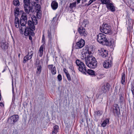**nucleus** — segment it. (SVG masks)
I'll return each mask as SVG.
<instances>
[{
	"instance_id": "nucleus-1",
	"label": "nucleus",
	"mask_w": 134,
	"mask_h": 134,
	"mask_svg": "<svg viewBox=\"0 0 134 134\" xmlns=\"http://www.w3.org/2000/svg\"><path fill=\"white\" fill-rule=\"evenodd\" d=\"M97 40L99 43L106 46H110V42H109L106 38V35L102 33H99L97 36Z\"/></svg>"
},
{
	"instance_id": "nucleus-42",
	"label": "nucleus",
	"mask_w": 134,
	"mask_h": 134,
	"mask_svg": "<svg viewBox=\"0 0 134 134\" xmlns=\"http://www.w3.org/2000/svg\"><path fill=\"white\" fill-rule=\"evenodd\" d=\"M67 77L68 80L69 81H70L71 80V79L70 74L69 73L66 75Z\"/></svg>"
},
{
	"instance_id": "nucleus-15",
	"label": "nucleus",
	"mask_w": 134,
	"mask_h": 134,
	"mask_svg": "<svg viewBox=\"0 0 134 134\" xmlns=\"http://www.w3.org/2000/svg\"><path fill=\"white\" fill-rule=\"evenodd\" d=\"M100 53V55L104 58L106 57L108 55V51L103 48H101Z\"/></svg>"
},
{
	"instance_id": "nucleus-3",
	"label": "nucleus",
	"mask_w": 134,
	"mask_h": 134,
	"mask_svg": "<svg viewBox=\"0 0 134 134\" xmlns=\"http://www.w3.org/2000/svg\"><path fill=\"white\" fill-rule=\"evenodd\" d=\"M86 60L85 64L88 67L92 69L96 67L97 63L95 58L94 57L91 55V57L88 58Z\"/></svg>"
},
{
	"instance_id": "nucleus-34",
	"label": "nucleus",
	"mask_w": 134,
	"mask_h": 134,
	"mask_svg": "<svg viewBox=\"0 0 134 134\" xmlns=\"http://www.w3.org/2000/svg\"><path fill=\"white\" fill-rule=\"evenodd\" d=\"M13 4L16 6L19 5V2L18 0H14L13 2Z\"/></svg>"
},
{
	"instance_id": "nucleus-18",
	"label": "nucleus",
	"mask_w": 134,
	"mask_h": 134,
	"mask_svg": "<svg viewBox=\"0 0 134 134\" xmlns=\"http://www.w3.org/2000/svg\"><path fill=\"white\" fill-rule=\"evenodd\" d=\"M20 22L18 17H15L14 20V24L15 27L17 28L20 27Z\"/></svg>"
},
{
	"instance_id": "nucleus-48",
	"label": "nucleus",
	"mask_w": 134,
	"mask_h": 134,
	"mask_svg": "<svg viewBox=\"0 0 134 134\" xmlns=\"http://www.w3.org/2000/svg\"><path fill=\"white\" fill-rule=\"evenodd\" d=\"M31 35H29V39L31 41V42H32V37L31 36Z\"/></svg>"
},
{
	"instance_id": "nucleus-38",
	"label": "nucleus",
	"mask_w": 134,
	"mask_h": 134,
	"mask_svg": "<svg viewBox=\"0 0 134 134\" xmlns=\"http://www.w3.org/2000/svg\"><path fill=\"white\" fill-rule=\"evenodd\" d=\"M120 97L119 99V102L120 103H121L124 100V98L123 97L122 94H120L119 95Z\"/></svg>"
},
{
	"instance_id": "nucleus-2",
	"label": "nucleus",
	"mask_w": 134,
	"mask_h": 134,
	"mask_svg": "<svg viewBox=\"0 0 134 134\" xmlns=\"http://www.w3.org/2000/svg\"><path fill=\"white\" fill-rule=\"evenodd\" d=\"M27 21V15L25 13H23L20 20V23L21 25V26L19 28V31L20 33L22 34H23V30L25 28L24 27L23 29L22 26H25Z\"/></svg>"
},
{
	"instance_id": "nucleus-5",
	"label": "nucleus",
	"mask_w": 134,
	"mask_h": 134,
	"mask_svg": "<svg viewBox=\"0 0 134 134\" xmlns=\"http://www.w3.org/2000/svg\"><path fill=\"white\" fill-rule=\"evenodd\" d=\"M100 31L102 33L105 34H109V35L112 34L111 27L108 24H103L102 26L99 27Z\"/></svg>"
},
{
	"instance_id": "nucleus-27",
	"label": "nucleus",
	"mask_w": 134,
	"mask_h": 134,
	"mask_svg": "<svg viewBox=\"0 0 134 134\" xmlns=\"http://www.w3.org/2000/svg\"><path fill=\"white\" fill-rule=\"evenodd\" d=\"M76 2H75L70 3V6H69V8L71 9H72L74 8L75 7L76 5Z\"/></svg>"
},
{
	"instance_id": "nucleus-51",
	"label": "nucleus",
	"mask_w": 134,
	"mask_h": 134,
	"mask_svg": "<svg viewBox=\"0 0 134 134\" xmlns=\"http://www.w3.org/2000/svg\"><path fill=\"white\" fill-rule=\"evenodd\" d=\"M0 106L2 107V106L4 107V105L2 102H0Z\"/></svg>"
},
{
	"instance_id": "nucleus-55",
	"label": "nucleus",
	"mask_w": 134,
	"mask_h": 134,
	"mask_svg": "<svg viewBox=\"0 0 134 134\" xmlns=\"http://www.w3.org/2000/svg\"><path fill=\"white\" fill-rule=\"evenodd\" d=\"M85 22V21H84L83 22V25L84 24H85V26L86 25V24L84 23Z\"/></svg>"
},
{
	"instance_id": "nucleus-45",
	"label": "nucleus",
	"mask_w": 134,
	"mask_h": 134,
	"mask_svg": "<svg viewBox=\"0 0 134 134\" xmlns=\"http://www.w3.org/2000/svg\"><path fill=\"white\" fill-rule=\"evenodd\" d=\"M95 1L96 0H90L88 3V4H87V6H89L90 4H91L93 2Z\"/></svg>"
},
{
	"instance_id": "nucleus-30",
	"label": "nucleus",
	"mask_w": 134,
	"mask_h": 134,
	"mask_svg": "<svg viewBox=\"0 0 134 134\" xmlns=\"http://www.w3.org/2000/svg\"><path fill=\"white\" fill-rule=\"evenodd\" d=\"M109 121V119H105L102 123V126H106L107 125H108Z\"/></svg>"
},
{
	"instance_id": "nucleus-36",
	"label": "nucleus",
	"mask_w": 134,
	"mask_h": 134,
	"mask_svg": "<svg viewBox=\"0 0 134 134\" xmlns=\"http://www.w3.org/2000/svg\"><path fill=\"white\" fill-rule=\"evenodd\" d=\"M51 71L52 75H54L56 74V68L55 66L51 70Z\"/></svg>"
},
{
	"instance_id": "nucleus-25",
	"label": "nucleus",
	"mask_w": 134,
	"mask_h": 134,
	"mask_svg": "<svg viewBox=\"0 0 134 134\" xmlns=\"http://www.w3.org/2000/svg\"><path fill=\"white\" fill-rule=\"evenodd\" d=\"M31 18L32 21V22L34 23V24L35 25H37V24L38 22L37 19L36 17L34 15H33L32 16Z\"/></svg>"
},
{
	"instance_id": "nucleus-12",
	"label": "nucleus",
	"mask_w": 134,
	"mask_h": 134,
	"mask_svg": "<svg viewBox=\"0 0 134 134\" xmlns=\"http://www.w3.org/2000/svg\"><path fill=\"white\" fill-rule=\"evenodd\" d=\"M111 62L110 60L108 59L105 60L103 63V67L106 68H108L110 67L111 66Z\"/></svg>"
},
{
	"instance_id": "nucleus-10",
	"label": "nucleus",
	"mask_w": 134,
	"mask_h": 134,
	"mask_svg": "<svg viewBox=\"0 0 134 134\" xmlns=\"http://www.w3.org/2000/svg\"><path fill=\"white\" fill-rule=\"evenodd\" d=\"M33 53V52L31 51L29 52L27 54L24 58L23 63H25L27 61L30 59L32 57Z\"/></svg>"
},
{
	"instance_id": "nucleus-43",
	"label": "nucleus",
	"mask_w": 134,
	"mask_h": 134,
	"mask_svg": "<svg viewBox=\"0 0 134 134\" xmlns=\"http://www.w3.org/2000/svg\"><path fill=\"white\" fill-rule=\"evenodd\" d=\"M54 65L53 64L49 65H48V68L49 70H51L53 67Z\"/></svg>"
},
{
	"instance_id": "nucleus-44",
	"label": "nucleus",
	"mask_w": 134,
	"mask_h": 134,
	"mask_svg": "<svg viewBox=\"0 0 134 134\" xmlns=\"http://www.w3.org/2000/svg\"><path fill=\"white\" fill-rule=\"evenodd\" d=\"M57 78L59 81H60L62 80V75L60 74H59L57 76Z\"/></svg>"
},
{
	"instance_id": "nucleus-23",
	"label": "nucleus",
	"mask_w": 134,
	"mask_h": 134,
	"mask_svg": "<svg viewBox=\"0 0 134 134\" xmlns=\"http://www.w3.org/2000/svg\"><path fill=\"white\" fill-rule=\"evenodd\" d=\"M43 47L42 46H41L40 48L39 51L38 53L39 56L41 57L43 54Z\"/></svg>"
},
{
	"instance_id": "nucleus-13",
	"label": "nucleus",
	"mask_w": 134,
	"mask_h": 134,
	"mask_svg": "<svg viewBox=\"0 0 134 134\" xmlns=\"http://www.w3.org/2000/svg\"><path fill=\"white\" fill-rule=\"evenodd\" d=\"M106 6L108 9L110 10L111 12H114L115 11V7L113 3H110Z\"/></svg>"
},
{
	"instance_id": "nucleus-24",
	"label": "nucleus",
	"mask_w": 134,
	"mask_h": 134,
	"mask_svg": "<svg viewBox=\"0 0 134 134\" xmlns=\"http://www.w3.org/2000/svg\"><path fill=\"white\" fill-rule=\"evenodd\" d=\"M0 45L2 48L3 49H6L8 48L7 45L5 43L1 42L0 43Z\"/></svg>"
},
{
	"instance_id": "nucleus-39",
	"label": "nucleus",
	"mask_w": 134,
	"mask_h": 134,
	"mask_svg": "<svg viewBox=\"0 0 134 134\" xmlns=\"http://www.w3.org/2000/svg\"><path fill=\"white\" fill-rule=\"evenodd\" d=\"M48 36L49 38V40L51 41L52 39L51 32L49 30L48 31Z\"/></svg>"
},
{
	"instance_id": "nucleus-32",
	"label": "nucleus",
	"mask_w": 134,
	"mask_h": 134,
	"mask_svg": "<svg viewBox=\"0 0 134 134\" xmlns=\"http://www.w3.org/2000/svg\"><path fill=\"white\" fill-rule=\"evenodd\" d=\"M13 118H12V116H11L10 118H9L8 119V122L11 124L13 125L15 123L13 121Z\"/></svg>"
},
{
	"instance_id": "nucleus-33",
	"label": "nucleus",
	"mask_w": 134,
	"mask_h": 134,
	"mask_svg": "<svg viewBox=\"0 0 134 134\" xmlns=\"http://www.w3.org/2000/svg\"><path fill=\"white\" fill-rule=\"evenodd\" d=\"M101 1L103 4H105L107 5L110 3V0H101Z\"/></svg>"
},
{
	"instance_id": "nucleus-11",
	"label": "nucleus",
	"mask_w": 134,
	"mask_h": 134,
	"mask_svg": "<svg viewBox=\"0 0 134 134\" xmlns=\"http://www.w3.org/2000/svg\"><path fill=\"white\" fill-rule=\"evenodd\" d=\"M24 10L26 14H29L30 12H32V9H33L32 7L30 5H24Z\"/></svg>"
},
{
	"instance_id": "nucleus-60",
	"label": "nucleus",
	"mask_w": 134,
	"mask_h": 134,
	"mask_svg": "<svg viewBox=\"0 0 134 134\" xmlns=\"http://www.w3.org/2000/svg\"><path fill=\"white\" fill-rule=\"evenodd\" d=\"M82 3H83V2H82Z\"/></svg>"
},
{
	"instance_id": "nucleus-46",
	"label": "nucleus",
	"mask_w": 134,
	"mask_h": 134,
	"mask_svg": "<svg viewBox=\"0 0 134 134\" xmlns=\"http://www.w3.org/2000/svg\"><path fill=\"white\" fill-rule=\"evenodd\" d=\"M69 69L71 70L73 72H75L74 68L72 65H70L69 67Z\"/></svg>"
},
{
	"instance_id": "nucleus-52",
	"label": "nucleus",
	"mask_w": 134,
	"mask_h": 134,
	"mask_svg": "<svg viewBox=\"0 0 134 134\" xmlns=\"http://www.w3.org/2000/svg\"><path fill=\"white\" fill-rule=\"evenodd\" d=\"M80 0H77V2L78 4L80 3Z\"/></svg>"
},
{
	"instance_id": "nucleus-28",
	"label": "nucleus",
	"mask_w": 134,
	"mask_h": 134,
	"mask_svg": "<svg viewBox=\"0 0 134 134\" xmlns=\"http://www.w3.org/2000/svg\"><path fill=\"white\" fill-rule=\"evenodd\" d=\"M19 9L18 7L15 8L14 11V14L15 17H17L19 13Z\"/></svg>"
},
{
	"instance_id": "nucleus-41",
	"label": "nucleus",
	"mask_w": 134,
	"mask_h": 134,
	"mask_svg": "<svg viewBox=\"0 0 134 134\" xmlns=\"http://www.w3.org/2000/svg\"><path fill=\"white\" fill-rule=\"evenodd\" d=\"M53 128L54 130L53 131L57 133L58 129V126H54Z\"/></svg>"
},
{
	"instance_id": "nucleus-6",
	"label": "nucleus",
	"mask_w": 134,
	"mask_h": 134,
	"mask_svg": "<svg viewBox=\"0 0 134 134\" xmlns=\"http://www.w3.org/2000/svg\"><path fill=\"white\" fill-rule=\"evenodd\" d=\"M77 30L80 36L83 38H85L87 36L88 33L82 26L79 27Z\"/></svg>"
},
{
	"instance_id": "nucleus-54",
	"label": "nucleus",
	"mask_w": 134,
	"mask_h": 134,
	"mask_svg": "<svg viewBox=\"0 0 134 134\" xmlns=\"http://www.w3.org/2000/svg\"><path fill=\"white\" fill-rule=\"evenodd\" d=\"M35 0L36 1V3H38L39 0Z\"/></svg>"
},
{
	"instance_id": "nucleus-26",
	"label": "nucleus",
	"mask_w": 134,
	"mask_h": 134,
	"mask_svg": "<svg viewBox=\"0 0 134 134\" xmlns=\"http://www.w3.org/2000/svg\"><path fill=\"white\" fill-rule=\"evenodd\" d=\"M76 63L78 67V68L81 66V65H83L84 64L83 62L79 59H77L76 60Z\"/></svg>"
},
{
	"instance_id": "nucleus-4",
	"label": "nucleus",
	"mask_w": 134,
	"mask_h": 134,
	"mask_svg": "<svg viewBox=\"0 0 134 134\" xmlns=\"http://www.w3.org/2000/svg\"><path fill=\"white\" fill-rule=\"evenodd\" d=\"M81 54V59L82 60H84L86 63V60L88 58H89L91 56V52L90 51H89L88 48L85 47V48H84L83 49V51L82 52Z\"/></svg>"
},
{
	"instance_id": "nucleus-49",
	"label": "nucleus",
	"mask_w": 134,
	"mask_h": 134,
	"mask_svg": "<svg viewBox=\"0 0 134 134\" xmlns=\"http://www.w3.org/2000/svg\"><path fill=\"white\" fill-rule=\"evenodd\" d=\"M57 16L56 15V16L53 18V20L52 21V22L53 21H54V20L55 21V20H57Z\"/></svg>"
},
{
	"instance_id": "nucleus-59",
	"label": "nucleus",
	"mask_w": 134,
	"mask_h": 134,
	"mask_svg": "<svg viewBox=\"0 0 134 134\" xmlns=\"http://www.w3.org/2000/svg\"><path fill=\"white\" fill-rule=\"evenodd\" d=\"M4 71H5V70H4L2 71V72H4Z\"/></svg>"
},
{
	"instance_id": "nucleus-50",
	"label": "nucleus",
	"mask_w": 134,
	"mask_h": 134,
	"mask_svg": "<svg viewBox=\"0 0 134 134\" xmlns=\"http://www.w3.org/2000/svg\"><path fill=\"white\" fill-rule=\"evenodd\" d=\"M44 35H43L42 38V42H43L44 41Z\"/></svg>"
},
{
	"instance_id": "nucleus-7",
	"label": "nucleus",
	"mask_w": 134,
	"mask_h": 134,
	"mask_svg": "<svg viewBox=\"0 0 134 134\" xmlns=\"http://www.w3.org/2000/svg\"><path fill=\"white\" fill-rule=\"evenodd\" d=\"M113 113L115 116H117L119 117L120 113L119 106L116 104H115L113 105Z\"/></svg>"
},
{
	"instance_id": "nucleus-35",
	"label": "nucleus",
	"mask_w": 134,
	"mask_h": 134,
	"mask_svg": "<svg viewBox=\"0 0 134 134\" xmlns=\"http://www.w3.org/2000/svg\"><path fill=\"white\" fill-rule=\"evenodd\" d=\"M12 93H13L12 99H13V100H14L15 99V94L14 88V85H13V83H12Z\"/></svg>"
},
{
	"instance_id": "nucleus-53",
	"label": "nucleus",
	"mask_w": 134,
	"mask_h": 134,
	"mask_svg": "<svg viewBox=\"0 0 134 134\" xmlns=\"http://www.w3.org/2000/svg\"><path fill=\"white\" fill-rule=\"evenodd\" d=\"M57 132H54V131H52V134H57Z\"/></svg>"
},
{
	"instance_id": "nucleus-16",
	"label": "nucleus",
	"mask_w": 134,
	"mask_h": 134,
	"mask_svg": "<svg viewBox=\"0 0 134 134\" xmlns=\"http://www.w3.org/2000/svg\"><path fill=\"white\" fill-rule=\"evenodd\" d=\"M37 70L36 71V72L37 74H40L41 71L42 67V64L40 63L39 61L37 63Z\"/></svg>"
},
{
	"instance_id": "nucleus-56",
	"label": "nucleus",
	"mask_w": 134,
	"mask_h": 134,
	"mask_svg": "<svg viewBox=\"0 0 134 134\" xmlns=\"http://www.w3.org/2000/svg\"><path fill=\"white\" fill-rule=\"evenodd\" d=\"M87 0H82V1L83 2H86Z\"/></svg>"
},
{
	"instance_id": "nucleus-17",
	"label": "nucleus",
	"mask_w": 134,
	"mask_h": 134,
	"mask_svg": "<svg viewBox=\"0 0 134 134\" xmlns=\"http://www.w3.org/2000/svg\"><path fill=\"white\" fill-rule=\"evenodd\" d=\"M109 89V85L108 83L106 85L103 86L102 87V90L104 93H106L108 91Z\"/></svg>"
},
{
	"instance_id": "nucleus-47",
	"label": "nucleus",
	"mask_w": 134,
	"mask_h": 134,
	"mask_svg": "<svg viewBox=\"0 0 134 134\" xmlns=\"http://www.w3.org/2000/svg\"><path fill=\"white\" fill-rule=\"evenodd\" d=\"M63 70L66 75L69 74V73L68 72V71L65 68H64Z\"/></svg>"
},
{
	"instance_id": "nucleus-37",
	"label": "nucleus",
	"mask_w": 134,
	"mask_h": 134,
	"mask_svg": "<svg viewBox=\"0 0 134 134\" xmlns=\"http://www.w3.org/2000/svg\"><path fill=\"white\" fill-rule=\"evenodd\" d=\"M24 5H30V0H24Z\"/></svg>"
},
{
	"instance_id": "nucleus-14",
	"label": "nucleus",
	"mask_w": 134,
	"mask_h": 134,
	"mask_svg": "<svg viewBox=\"0 0 134 134\" xmlns=\"http://www.w3.org/2000/svg\"><path fill=\"white\" fill-rule=\"evenodd\" d=\"M78 70L79 71L82 73L83 74H86V66L84 64L78 68Z\"/></svg>"
},
{
	"instance_id": "nucleus-21",
	"label": "nucleus",
	"mask_w": 134,
	"mask_h": 134,
	"mask_svg": "<svg viewBox=\"0 0 134 134\" xmlns=\"http://www.w3.org/2000/svg\"><path fill=\"white\" fill-rule=\"evenodd\" d=\"M121 83L123 85L125 84V75L124 72H123L121 74Z\"/></svg>"
},
{
	"instance_id": "nucleus-19",
	"label": "nucleus",
	"mask_w": 134,
	"mask_h": 134,
	"mask_svg": "<svg viewBox=\"0 0 134 134\" xmlns=\"http://www.w3.org/2000/svg\"><path fill=\"white\" fill-rule=\"evenodd\" d=\"M58 3L56 2L53 1L51 4V6L52 9L54 10H55L58 8Z\"/></svg>"
},
{
	"instance_id": "nucleus-58",
	"label": "nucleus",
	"mask_w": 134,
	"mask_h": 134,
	"mask_svg": "<svg viewBox=\"0 0 134 134\" xmlns=\"http://www.w3.org/2000/svg\"><path fill=\"white\" fill-rule=\"evenodd\" d=\"M87 4H88L86 3V4H85V6H86V5H87Z\"/></svg>"
},
{
	"instance_id": "nucleus-29",
	"label": "nucleus",
	"mask_w": 134,
	"mask_h": 134,
	"mask_svg": "<svg viewBox=\"0 0 134 134\" xmlns=\"http://www.w3.org/2000/svg\"><path fill=\"white\" fill-rule=\"evenodd\" d=\"M12 116V118H13V120L15 123L18 120L19 116L18 115H14Z\"/></svg>"
},
{
	"instance_id": "nucleus-8",
	"label": "nucleus",
	"mask_w": 134,
	"mask_h": 134,
	"mask_svg": "<svg viewBox=\"0 0 134 134\" xmlns=\"http://www.w3.org/2000/svg\"><path fill=\"white\" fill-rule=\"evenodd\" d=\"M85 40L82 39H81L79 41L76 43L75 46V48L76 49L81 48L85 46Z\"/></svg>"
},
{
	"instance_id": "nucleus-57",
	"label": "nucleus",
	"mask_w": 134,
	"mask_h": 134,
	"mask_svg": "<svg viewBox=\"0 0 134 134\" xmlns=\"http://www.w3.org/2000/svg\"><path fill=\"white\" fill-rule=\"evenodd\" d=\"M20 54H19L18 55V57H20Z\"/></svg>"
},
{
	"instance_id": "nucleus-40",
	"label": "nucleus",
	"mask_w": 134,
	"mask_h": 134,
	"mask_svg": "<svg viewBox=\"0 0 134 134\" xmlns=\"http://www.w3.org/2000/svg\"><path fill=\"white\" fill-rule=\"evenodd\" d=\"M131 91L133 96V97H134V84H131Z\"/></svg>"
},
{
	"instance_id": "nucleus-31",
	"label": "nucleus",
	"mask_w": 134,
	"mask_h": 134,
	"mask_svg": "<svg viewBox=\"0 0 134 134\" xmlns=\"http://www.w3.org/2000/svg\"><path fill=\"white\" fill-rule=\"evenodd\" d=\"M102 114V111L100 110H97L94 112V115L95 116H101Z\"/></svg>"
},
{
	"instance_id": "nucleus-20",
	"label": "nucleus",
	"mask_w": 134,
	"mask_h": 134,
	"mask_svg": "<svg viewBox=\"0 0 134 134\" xmlns=\"http://www.w3.org/2000/svg\"><path fill=\"white\" fill-rule=\"evenodd\" d=\"M28 24L29 26V28H30L34 30H35V25L32 21L30 20H29L28 21Z\"/></svg>"
},
{
	"instance_id": "nucleus-9",
	"label": "nucleus",
	"mask_w": 134,
	"mask_h": 134,
	"mask_svg": "<svg viewBox=\"0 0 134 134\" xmlns=\"http://www.w3.org/2000/svg\"><path fill=\"white\" fill-rule=\"evenodd\" d=\"M34 30L28 27L25 28L24 32H23V34L24 33L25 36H26L29 35H31L32 36L35 35L34 33L33 32Z\"/></svg>"
},
{
	"instance_id": "nucleus-22",
	"label": "nucleus",
	"mask_w": 134,
	"mask_h": 134,
	"mask_svg": "<svg viewBox=\"0 0 134 134\" xmlns=\"http://www.w3.org/2000/svg\"><path fill=\"white\" fill-rule=\"evenodd\" d=\"M85 74H88L90 75L95 76V72L92 70L91 69H88L86 70V72Z\"/></svg>"
}]
</instances>
